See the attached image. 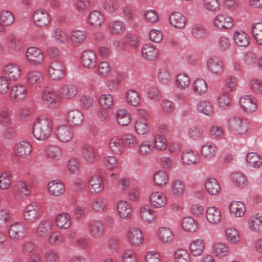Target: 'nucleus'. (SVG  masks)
I'll return each instance as SVG.
<instances>
[{
    "label": "nucleus",
    "instance_id": "f257e3e1",
    "mask_svg": "<svg viewBox=\"0 0 262 262\" xmlns=\"http://www.w3.org/2000/svg\"><path fill=\"white\" fill-rule=\"evenodd\" d=\"M51 120L46 117H40L35 122L32 128L34 137L39 140H45L51 133Z\"/></svg>",
    "mask_w": 262,
    "mask_h": 262
},
{
    "label": "nucleus",
    "instance_id": "f03ea898",
    "mask_svg": "<svg viewBox=\"0 0 262 262\" xmlns=\"http://www.w3.org/2000/svg\"><path fill=\"white\" fill-rule=\"evenodd\" d=\"M228 127L235 134L244 135L248 130L249 124L246 119L233 116L228 121Z\"/></svg>",
    "mask_w": 262,
    "mask_h": 262
},
{
    "label": "nucleus",
    "instance_id": "7ed1b4c3",
    "mask_svg": "<svg viewBox=\"0 0 262 262\" xmlns=\"http://www.w3.org/2000/svg\"><path fill=\"white\" fill-rule=\"evenodd\" d=\"M8 233L13 240L19 241L28 234V228L24 222H16L10 226Z\"/></svg>",
    "mask_w": 262,
    "mask_h": 262
},
{
    "label": "nucleus",
    "instance_id": "20e7f679",
    "mask_svg": "<svg viewBox=\"0 0 262 262\" xmlns=\"http://www.w3.org/2000/svg\"><path fill=\"white\" fill-rule=\"evenodd\" d=\"M41 99L44 104L53 107L60 100L59 91L56 92L52 87L46 86L42 91Z\"/></svg>",
    "mask_w": 262,
    "mask_h": 262
},
{
    "label": "nucleus",
    "instance_id": "39448f33",
    "mask_svg": "<svg viewBox=\"0 0 262 262\" xmlns=\"http://www.w3.org/2000/svg\"><path fill=\"white\" fill-rule=\"evenodd\" d=\"M50 77L54 80H58L64 76L65 67L63 63L59 60L52 61L48 68Z\"/></svg>",
    "mask_w": 262,
    "mask_h": 262
},
{
    "label": "nucleus",
    "instance_id": "423d86ee",
    "mask_svg": "<svg viewBox=\"0 0 262 262\" xmlns=\"http://www.w3.org/2000/svg\"><path fill=\"white\" fill-rule=\"evenodd\" d=\"M41 213L40 207L35 203H33L26 208L24 216L28 222L34 223L39 219Z\"/></svg>",
    "mask_w": 262,
    "mask_h": 262
},
{
    "label": "nucleus",
    "instance_id": "0eeeda50",
    "mask_svg": "<svg viewBox=\"0 0 262 262\" xmlns=\"http://www.w3.org/2000/svg\"><path fill=\"white\" fill-rule=\"evenodd\" d=\"M26 55L28 61L34 65L40 64L44 58L41 50L34 47H31L28 48L26 52Z\"/></svg>",
    "mask_w": 262,
    "mask_h": 262
},
{
    "label": "nucleus",
    "instance_id": "6e6552de",
    "mask_svg": "<svg viewBox=\"0 0 262 262\" xmlns=\"http://www.w3.org/2000/svg\"><path fill=\"white\" fill-rule=\"evenodd\" d=\"M81 154L83 159L88 163H93L98 159V151L92 145H83L81 147Z\"/></svg>",
    "mask_w": 262,
    "mask_h": 262
},
{
    "label": "nucleus",
    "instance_id": "1a4fd4ad",
    "mask_svg": "<svg viewBox=\"0 0 262 262\" xmlns=\"http://www.w3.org/2000/svg\"><path fill=\"white\" fill-rule=\"evenodd\" d=\"M127 238L129 243L135 246H139L144 241L142 231L136 227H131L129 229L127 232Z\"/></svg>",
    "mask_w": 262,
    "mask_h": 262
},
{
    "label": "nucleus",
    "instance_id": "9d476101",
    "mask_svg": "<svg viewBox=\"0 0 262 262\" xmlns=\"http://www.w3.org/2000/svg\"><path fill=\"white\" fill-rule=\"evenodd\" d=\"M88 231L91 236L93 238L101 237L104 232V226L101 222L99 220H93L89 222Z\"/></svg>",
    "mask_w": 262,
    "mask_h": 262
},
{
    "label": "nucleus",
    "instance_id": "9b49d317",
    "mask_svg": "<svg viewBox=\"0 0 262 262\" xmlns=\"http://www.w3.org/2000/svg\"><path fill=\"white\" fill-rule=\"evenodd\" d=\"M27 93V90L25 86L16 84L11 90L10 98L13 101L19 102L26 97Z\"/></svg>",
    "mask_w": 262,
    "mask_h": 262
},
{
    "label": "nucleus",
    "instance_id": "f8f14e48",
    "mask_svg": "<svg viewBox=\"0 0 262 262\" xmlns=\"http://www.w3.org/2000/svg\"><path fill=\"white\" fill-rule=\"evenodd\" d=\"M239 103L243 110L247 113H252L257 108V104L254 100V97L251 95L242 96Z\"/></svg>",
    "mask_w": 262,
    "mask_h": 262
},
{
    "label": "nucleus",
    "instance_id": "ddd939ff",
    "mask_svg": "<svg viewBox=\"0 0 262 262\" xmlns=\"http://www.w3.org/2000/svg\"><path fill=\"white\" fill-rule=\"evenodd\" d=\"M215 27L220 29H229L233 26V20L231 17L223 14H219L214 19Z\"/></svg>",
    "mask_w": 262,
    "mask_h": 262
},
{
    "label": "nucleus",
    "instance_id": "4468645a",
    "mask_svg": "<svg viewBox=\"0 0 262 262\" xmlns=\"http://www.w3.org/2000/svg\"><path fill=\"white\" fill-rule=\"evenodd\" d=\"M66 120L68 123L72 126H79L83 122V116L78 110H71L67 114Z\"/></svg>",
    "mask_w": 262,
    "mask_h": 262
},
{
    "label": "nucleus",
    "instance_id": "2eb2a0df",
    "mask_svg": "<svg viewBox=\"0 0 262 262\" xmlns=\"http://www.w3.org/2000/svg\"><path fill=\"white\" fill-rule=\"evenodd\" d=\"M35 23L39 27H45L50 21L49 15L45 10H36L33 14Z\"/></svg>",
    "mask_w": 262,
    "mask_h": 262
},
{
    "label": "nucleus",
    "instance_id": "dca6fc26",
    "mask_svg": "<svg viewBox=\"0 0 262 262\" xmlns=\"http://www.w3.org/2000/svg\"><path fill=\"white\" fill-rule=\"evenodd\" d=\"M82 63L83 66L88 69H93L97 64L96 54L92 51H85L81 56Z\"/></svg>",
    "mask_w": 262,
    "mask_h": 262
},
{
    "label": "nucleus",
    "instance_id": "f3484780",
    "mask_svg": "<svg viewBox=\"0 0 262 262\" xmlns=\"http://www.w3.org/2000/svg\"><path fill=\"white\" fill-rule=\"evenodd\" d=\"M89 187L92 193H99L101 192L104 188L101 178L97 174L92 176L89 180Z\"/></svg>",
    "mask_w": 262,
    "mask_h": 262
},
{
    "label": "nucleus",
    "instance_id": "a211bd4d",
    "mask_svg": "<svg viewBox=\"0 0 262 262\" xmlns=\"http://www.w3.org/2000/svg\"><path fill=\"white\" fill-rule=\"evenodd\" d=\"M150 203L156 208H160L165 206L167 200L165 195L159 191L152 192L150 195Z\"/></svg>",
    "mask_w": 262,
    "mask_h": 262
},
{
    "label": "nucleus",
    "instance_id": "6ab92c4d",
    "mask_svg": "<svg viewBox=\"0 0 262 262\" xmlns=\"http://www.w3.org/2000/svg\"><path fill=\"white\" fill-rule=\"evenodd\" d=\"M32 151L30 144L26 141H21L15 147V154L18 158H24L29 156Z\"/></svg>",
    "mask_w": 262,
    "mask_h": 262
},
{
    "label": "nucleus",
    "instance_id": "aec40b11",
    "mask_svg": "<svg viewBox=\"0 0 262 262\" xmlns=\"http://www.w3.org/2000/svg\"><path fill=\"white\" fill-rule=\"evenodd\" d=\"M77 93V87L74 84L64 85L59 90V95L60 99H72L76 96Z\"/></svg>",
    "mask_w": 262,
    "mask_h": 262
},
{
    "label": "nucleus",
    "instance_id": "412c9836",
    "mask_svg": "<svg viewBox=\"0 0 262 262\" xmlns=\"http://www.w3.org/2000/svg\"><path fill=\"white\" fill-rule=\"evenodd\" d=\"M7 43L9 48L15 52H19L24 49L23 40L13 35L8 37Z\"/></svg>",
    "mask_w": 262,
    "mask_h": 262
},
{
    "label": "nucleus",
    "instance_id": "4be33fe9",
    "mask_svg": "<svg viewBox=\"0 0 262 262\" xmlns=\"http://www.w3.org/2000/svg\"><path fill=\"white\" fill-rule=\"evenodd\" d=\"M49 192L55 196H60L65 191V187L59 180H53L48 184Z\"/></svg>",
    "mask_w": 262,
    "mask_h": 262
},
{
    "label": "nucleus",
    "instance_id": "5701e85b",
    "mask_svg": "<svg viewBox=\"0 0 262 262\" xmlns=\"http://www.w3.org/2000/svg\"><path fill=\"white\" fill-rule=\"evenodd\" d=\"M169 22L173 27L180 29L185 26L186 18L182 13L175 12L170 15Z\"/></svg>",
    "mask_w": 262,
    "mask_h": 262
},
{
    "label": "nucleus",
    "instance_id": "b1692460",
    "mask_svg": "<svg viewBox=\"0 0 262 262\" xmlns=\"http://www.w3.org/2000/svg\"><path fill=\"white\" fill-rule=\"evenodd\" d=\"M118 212L123 219H128L132 216L133 211L131 205L126 201H120L117 205Z\"/></svg>",
    "mask_w": 262,
    "mask_h": 262
},
{
    "label": "nucleus",
    "instance_id": "393cba45",
    "mask_svg": "<svg viewBox=\"0 0 262 262\" xmlns=\"http://www.w3.org/2000/svg\"><path fill=\"white\" fill-rule=\"evenodd\" d=\"M57 136L61 141L67 142L72 139L73 134L69 126L63 125L57 128Z\"/></svg>",
    "mask_w": 262,
    "mask_h": 262
},
{
    "label": "nucleus",
    "instance_id": "a878e982",
    "mask_svg": "<svg viewBox=\"0 0 262 262\" xmlns=\"http://www.w3.org/2000/svg\"><path fill=\"white\" fill-rule=\"evenodd\" d=\"M206 217L209 223L216 224L221 220L220 211L217 208L214 206L208 207L206 212Z\"/></svg>",
    "mask_w": 262,
    "mask_h": 262
},
{
    "label": "nucleus",
    "instance_id": "bb28decb",
    "mask_svg": "<svg viewBox=\"0 0 262 262\" xmlns=\"http://www.w3.org/2000/svg\"><path fill=\"white\" fill-rule=\"evenodd\" d=\"M233 38L235 44L240 47H247L250 43L249 35L245 32L240 31L235 32Z\"/></svg>",
    "mask_w": 262,
    "mask_h": 262
},
{
    "label": "nucleus",
    "instance_id": "cd10ccee",
    "mask_svg": "<svg viewBox=\"0 0 262 262\" xmlns=\"http://www.w3.org/2000/svg\"><path fill=\"white\" fill-rule=\"evenodd\" d=\"M5 74L10 80H16L20 76L21 70L19 67L14 64L7 65L4 69Z\"/></svg>",
    "mask_w": 262,
    "mask_h": 262
},
{
    "label": "nucleus",
    "instance_id": "c85d7f7f",
    "mask_svg": "<svg viewBox=\"0 0 262 262\" xmlns=\"http://www.w3.org/2000/svg\"><path fill=\"white\" fill-rule=\"evenodd\" d=\"M52 224L49 220L41 221L38 225L37 229V234L40 237H46L52 230Z\"/></svg>",
    "mask_w": 262,
    "mask_h": 262
},
{
    "label": "nucleus",
    "instance_id": "c756f323",
    "mask_svg": "<svg viewBox=\"0 0 262 262\" xmlns=\"http://www.w3.org/2000/svg\"><path fill=\"white\" fill-rule=\"evenodd\" d=\"M141 52L143 57L148 60H155L157 58L158 55V50L148 44L143 46Z\"/></svg>",
    "mask_w": 262,
    "mask_h": 262
},
{
    "label": "nucleus",
    "instance_id": "7c9ffc66",
    "mask_svg": "<svg viewBox=\"0 0 262 262\" xmlns=\"http://www.w3.org/2000/svg\"><path fill=\"white\" fill-rule=\"evenodd\" d=\"M249 227L255 232H262V213H256L249 219Z\"/></svg>",
    "mask_w": 262,
    "mask_h": 262
},
{
    "label": "nucleus",
    "instance_id": "2f4dec72",
    "mask_svg": "<svg viewBox=\"0 0 262 262\" xmlns=\"http://www.w3.org/2000/svg\"><path fill=\"white\" fill-rule=\"evenodd\" d=\"M229 210L235 217H241L245 212V206L242 202L232 201L229 206Z\"/></svg>",
    "mask_w": 262,
    "mask_h": 262
},
{
    "label": "nucleus",
    "instance_id": "473e14b6",
    "mask_svg": "<svg viewBox=\"0 0 262 262\" xmlns=\"http://www.w3.org/2000/svg\"><path fill=\"white\" fill-rule=\"evenodd\" d=\"M208 67L210 71L215 74H220L223 71L222 61L216 57L209 59Z\"/></svg>",
    "mask_w": 262,
    "mask_h": 262
},
{
    "label": "nucleus",
    "instance_id": "72a5a7b5",
    "mask_svg": "<svg viewBox=\"0 0 262 262\" xmlns=\"http://www.w3.org/2000/svg\"><path fill=\"white\" fill-rule=\"evenodd\" d=\"M58 227L63 229H68L71 225V216L67 213H62L58 214L55 220Z\"/></svg>",
    "mask_w": 262,
    "mask_h": 262
},
{
    "label": "nucleus",
    "instance_id": "f704fd0d",
    "mask_svg": "<svg viewBox=\"0 0 262 262\" xmlns=\"http://www.w3.org/2000/svg\"><path fill=\"white\" fill-rule=\"evenodd\" d=\"M182 226L185 231L188 232H194L198 228L197 221L190 216L185 217L183 219Z\"/></svg>",
    "mask_w": 262,
    "mask_h": 262
},
{
    "label": "nucleus",
    "instance_id": "c9c22d12",
    "mask_svg": "<svg viewBox=\"0 0 262 262\" xmlns=\"http://www.w3.org/2000/svg\"><path fill=\"white\" fill-rule=\"evenodd\" d=\"M205 188L208 193L216 195L220 191V186L217 181L214 178H210L205 183Z\"/></svg>",
    "mask_w": 262,
    "mask_h": 262
},
{
    "label": "nucleus",
    "instance_id": "e433bc0d",
    "mask_svg": "<svg viewBox=\"0 0 262 262\" xmlns=\"http://www.w3.org/2000/svg\"><path fill=\"white\" fill-rule=\"evenodd\" d=\"M158 235L160 241L164 243L171 242L174 237L172 232L167 227L160 228L158 230Z\"/></svg>",
    "mask_w": 262,
    "mask_h": 262
},
{
    "label": "nucleus",
    "instance_id": "4c0bfd02",
    "mask_svg": "<svg viewBox=\"0 0 262 262\" xmlns=\"http://www.w3.org/2000/svg\"><path fill=\"white\" fill-rule=\"evenodd\" d=\"M46 156L51 159L58 160L62 156L61 149L57 145H52L47 146L45 149Z\"/></svg>",
    "mask_w": 262,
    "mask_h": 262
},
{
    "label": "nucleus",
    "instance_id": "58836bf2",
    "mask_svg": "<svg viewBox=\"0 0 262 262\" xmlns=\"http://www.w3.org/2000/svg\"><path fill=\"white\" fill-rule=\"evenodd\" d=\"M169 180L167 173L164 170H159L156 172L154 177L155 184L159 187L167 184Z\"/></svg>",
    "mask_w": 262,
    "mask_h": 262
},
{
    "label": "nucleus",
    "instance_id": "ea45409f",
    "mask_svg": "<svg viewBox=\"0 0 262 262\" xmlns=\"http://www.w3.org/2000/svg\"><path fill=\"white\" fill-rule=\"evenodd\" d=\"M204 244L202 239H196L191 242L190 245V251L194 256H199L204 251Z\"/></svg>",
    "mask_w": 262,
    "mask_h": 262
},
{
    "label": "nucleus",
    "instance_id": "a19ab883",
    "mask_svg": "<svg viewBox=\"0 0 262 262\" xmlns=\"http://www.w3.org/2000/svg\"><path fill=\"white\" fill-rule=\"evenodd\" d=\"M182 162L187 165H191L197 163L199 161L196 154L192 150L183 152L182 155Z\"/></svg>",
    "mask_w": 262,
    "mask_h": 262
},
{
    "label": "nucleus",
    "instance_id": "79ce46f5",
    "mask_svg": "<svg viewBox=\"0 0 262 262\" xmlns=\"http://www.w3.org/2000/svg\"><path fill=\"white\" fill-rule=\"evenodd\" d=\"M122 139L116 137L112 138L110 142V147L112 151L117 154H121L124 150V145Z\"/></svg>",
    "mask_w": 262,
    "mask_h": 262
},
{
    "label": "nucleus",
    "instance_id": "37998d69",
    "mask_svg": "<svg viewBox=\"0 0 262 262\" xmlns=\"http://www.w3.org/2000/svg\"><path fill=\"white\" fill-rule=\"evenodd\" d=\"M216 153V147L213 143H208L202 147V155L206 158L210 159L215 156Z\"/></svg>",
    "mask_w": 262,
    "mask_h": 262
},
{
    "label": "nucleus",
    "instance_id": "c03bdc74",
    "mask_svg": "<svg viewBox=\"0 0 262 262\" xmlns=\"http://www.w3.org/2000/svg\"><path fill=\"white\" fill-rule=\"evenodd\" d=\"M43 77L41 73L38 71H34L28 74L27 82L29 85H38L41 83Z\"/></svg>",
    "mask_w": 262,
    "mask_h": 262
},
{
    "label": "nucleus",
    "instance_id": "a18cd8bd",
    "mask_svg": "<svg viewBox=\"0 0 262 262\" xmlns=\"http://www.w3.org/2000/svg\"><path fill=\"white\" fill-rule=\"evenodd\" d=\"M116 119L119 124L127 126L130 121V114L126 110H119L116 114Z\"/></svg>",
    "mask_w": 262,
    "mask_h": 262
},
{
    "label": "nucleus",
    "instance_id": "49530a36",
    "mask_svg": "<svg viewBox=\"0 0 262 262\" xmlns=\"http://www.w3.org/2000/svg\"><path fill=\"white\" fill-rule=\"evenodd\" d=\"M140 214L142 219L148 223L154 222L156 218L154 212L148 206H143L141 208Z\"/></svg>",
    "mask_w": 262,
    "mask_h": 262
},
{
    "label": "nucleus",
    "instance_id": "de8ad7c7",
    "mask_svg": "<svg viewBox=\"0 0 262 262\" xmlns=\"http://www.w3.org/2000/svg\"><path fill=\"white\" fill-rule=\"evenodd\" d=\"M231 179L233 183L241 188L247 185V180L245 176L242 173L236 172L231 175Z\"/></svg>",
    "mask_w": 262,
    "mask_h": 262
},
{
    "label": "nucleus",
    "instance_id": "09e8293b",
    "mask_svg": "<svg viewBox=\"0 0 262 262\" xmlns=\"http://www.w3.org/2000/svg\"><path fill=\"white\" fill-rule=\"evenodd\" d=\"M89 21L91 25L97 27L100 26L104 21L102 14L98 11L92 12L89 16Z\"/></svg>",
    "mask_w": 262,
    "mask_h": 262
},
{
    "label": "nucleus",
    "instance_id": "8fccbe9b",
    "mask_svg": "<svg viewBox=\"0 0 262 262\" xmlns=\"http://www.w3.org/2000/svg\"><path fill=\"white\" fill-rule=\"evenodd\" d=\"M246 160L250 166L254 168L259 167L262 164V160L256 152L249 153Z\"/></svg>",
    "mask_w": 262,
    "mask_h": 262
},
{
    "label": "nucleus",
    "instance_id": "3c124183",
    "mask_svg": "<svg viewBox=\"0 0 262 262\" xmlns=\"http://www.w3.org/2000/svg\"><path fill=\"white\" fill-rule=\"evenodd\" d=\"M251 32L257 42L262 46V23L254 24L252 27Z\"/></svg>",
    "mask_w": 262,
    "mask_h": 262
},
{
    "label": "nucleus",
    "instance_id": "603ef678",
    "mask_svg": "<svg viewBox=\"0 0 262 262\" xmlns=\"http://www.w3.org/2000/svg\"><path fill=\"white\" fill-rule=\"evenodd\" d=\"M86 33L81 30L73 31L71 35V40L73 43L79 45L83 42L86 38Z\"/></svg>",
    "mask_w": 262,
    "mask_h": 262
},
{
    "label": "nucleus",
    "instance_id": "864d4df0",
    "mask_svg": "<svg viewBox=\"0 0 262 262\" xmlns=\"http://www.w3.org/2000/svg\"><path fill=\"white\" fill-rule=\"evenodd\" d=\"M126 100L130 105L136 106L140 104V96L135 90H129L126 94Z\"/></svg>",
    "mask_w": 262,
    "mask_h": 262
},
{
    "label": "nucleus",
    "instance_id": "5fc2aeb1",
    "mask_svg": "<svg viewBox=\"0 0 262 262\" xmlns=\"http://www.w3.org/2000/svg\"><path fill=\"white\" fill-rule=\"evenodd\" d=\"M193 36L198 39L203 38L207 35L206 29L202 25L194 24L191 29Z\"/></svg>",
    "mask_w": 262,
    "mask_h": 262
},
{
    "label": "nucleus",
    "instance_id": "6e6d98bb",
    "mask_svg": "<svg viewBox=\"0 0 262 262\" xmlns=\"http://www.w3.org/2000/svg\"><path fill=\"white\" fill-rule=\"evenodd\" d=\"M193 88L196 93L201 94L207 91V84L203 79L198 78L194 81Z\"/></svg>",
    "mask_w": 262,
    "mask_h": 262
},
{
    "label": "nucleus",
    "instance_id": "4d7b16f0",
    "mask_svg": "<svg viewBox=\"0 0 262 262\" xmlns=\"http://www.w3.org/2000/svg\"><path fill=\"white\" fill-rule=\"evenodd\" d=\"M0 21L4 25L10 26L13 23L14 17L11 12L8 10H3L0 12Z\"/></svg>",
    "mask_w": 262,
    "mask_h": 262
},
{
    "label": "nucleus",
    "instance_id": "13d9d810",
    "mask_svg": "<svg viewBox=\"0 0 262 262\" xmlns=\"http://www.w3.org/2000/svg\"><path fill=\"white\" fill-rule=\"evenodd\" d=\"M198 111L207 116L213 114V108L211 103L207 101H202L199 103L197 107Z\"/></svg>",
    "mask_w": 262,
    "mask_h": 262
},
{
    "label": "nucleus",
    "instance_id": "bf43d9fd",
    "mask_svg": "<svg viewBox=\"0 0 262 262\" xmlns=\"http://www.w3.org/2000/svg\"><path fill=\"white\" fill-rule=\"evenodd\" d=\"M135 129L138 134L144 135L149 131L147 121L144 119L138 120L135 124Z\"/></svg>",
    "mask_w": 262,
    "mask_h": 262
},
{
    "label": "nucleus",
    "instance_id": "052dcab7",
    "mask_svg": "<svg viewBox=\"0 0 262 262\" xmlns=\"http://www.w3.org/2000/svg\"><path fill=\"white\" fill-rule=\"evenodd\" d=\"M213 251L214 254L219 257H222L226 255L228 252V248L225 244L219 243L214 245Z\"/></svg>",
    "mask_w": 262,
    "mask_h": 262
},
{
    "label": "nucleus",
    "instance_id": "680f3d73",
    "mask_svg": "<svg viewBox=\"0 0 262 262\" xmlns=\"http://www.w3.org/2000/svg\"><path fill=\"white\" fill-rule=\"evenodd\" d=\"M125 24L120 21H113L109 26L111 32L114 34H120L125 30Z\"/></svg>",
    "mask_w": 262,
    "mask_h": 262
},
{
    "label": "nucleus",
    "instance_id": "e2e57ef3",
    "mask_svg": "<svg viewBox=\"0 0 262 262\" xmlns=\"http://www.w3.org/2000/svg\"><path fill=\"white\" fill-rule=\"evenodd\" d=\"M138 257L135 251L132 249H125L123 253L122 262H137Z\"/></svg>",
    "mask_w": 262,
    "mask_h": 262
},
{
    "label": "nucleus",
    "instance_id": "0e129e2a",
    "mask_svg": "<svg viewBox=\"0 0 262 262\" xmlns=\"http://www.w3.org/2000/svg\"><path fill=\"white\" fill-rule=\"evenodd\" d=\"M2 136L3 138L7 140L12 139L16 135V129L14 125L11 124L4 126Z\"/></svg>",
    "mask_w": 262,
    "mask_h": 262
},
{
    "label": "nucleus",
    "instance_id": "69168bd1",
    "mask_svg": "<svg viewBox=\"0 0 262 262\" xmlns=\"http://www.w3.org/2000/svg\"><path fill=\"white\" fill-rule=\"evenodd\" d=\"M106 205L105 200L101 198L98 197L94 199L92 203V208L97 212H101L104 211Z\"/></svg>",
    "mask_w": 262,
    "mask_h": 262
},
{
    "label": "nucleus",
    "instance_id": "338daca9",
    "mask_svg": "<svg viewBox=\"0 0 262 262\" xmlns=\"http://www.w3.org/2000/svg\"><path fill=\"white\" fill-rule=\"evenodd\" d=\"M190 83L188 76L186 74H179L177 76L176 84L179 88L183 89L187 88Z\"/></svg>",
    "mask_w": 262,
    "mask_h": 262
},
{
    "label": "nucleus",
    "instance_id": "774afa93",
    "mask_svg": "<svg viewBox=\"0 0 262 262\" xmlns=\"http://www.w3.org/2000/svg\"><path fill=\"white\" fill-rule=\"evenodd\" d=\"M176 262H190V255L188 252L184 249H179L175 253Z\"/></svg>",
    "mask_w": 262,
    "mask_h": 262
}]
</instances>
